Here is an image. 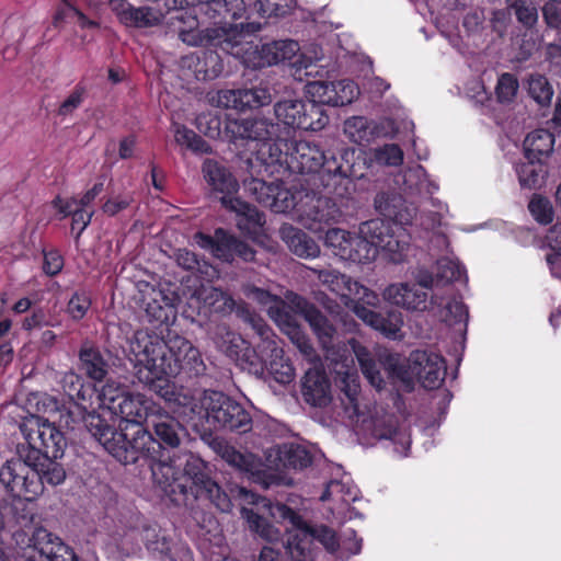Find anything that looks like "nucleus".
Returning a JSON list of instances; mask_svg holds the SVG:
<instances>
[{
	"label": "nucleus",
	"instance_id": "f257e3e1",
	"mask_svg": "<svg viewBox=\"0 0 561 561\" xmlns=\"http://www.w3.org/2000/svg\"><path fill=\"white\" fill-rule=\"evenodd\" d=\"M148 424L151 431L137 427L131 433V445L128 448L135 454V462L140 458L151 461L154 482L175 504L187 505L191 500L205 497L221 512H229L231 501L213 478L207 462L192 453L164 456V450L180 447L187 435L186 428L160 409L152 412Z\"/></svg>",
	"mask_w": 561,
	"mask_h": 561
},
{
	"label": "nucleus",
	"instance_id": "f03ea898",
	"mask_svg": "<svg viewBox=\"0 0 561 561\" xmlns=\"http://www.w3.org/2000/svg\"><path fill=\"white\" fill-rule=\"evenodd\" d=\"M333 333L334 329L318 312V344H321L324 351V363L322 366L323 369L328 368L342 377L341 382L343 386L341 390L343 397L341 398V403L345 417L351 424L362 422L364 428L371 432L373 437L391 440L394 453L400 457L408 456L411 446V434L407 425H399L396 417L390 414L376 415L367 421L360 411V386L357 382V376L350 371V367L353 364L352 354L357 358L362 371L369 383L376 389H381L383 386V379L370 353L354 339L350 340L347 344L341 345Z\"/></svg>",
	"mask_w": 561,
	"mask_h": 561
},
{
	"label": "nucleus",
	"instance_id": "7ed1b4c3",
	"mask_svg": "<svg viewBox=\"0 0 561 561\" xmlns=\"http://www.w3.org/2000/svg\"><path fill=\"white\" fill-rule=\"evenodd\" d=\"M126 354L135 379L165 402L175 405L181 396L191 394L178 392L170 377L181 370L196 376L205 370L199 351L179 335L165 342L147 330H138L129 339Z\"/></svg>",
	"mask_w": 561,
	"mask_h": 561
},
{
	"label": "nucleus",
	"instance_id": "20e7f679",
	"mask_svg": "<svg viewBox=\"0 0 561 561\" xmlns=\"http://www.w3.org/2000/svg\"><path fill=\"white\" fill-rule=\"evenodd\" d=\"M318 451V542L334 558V561H347L363 549V538L353 528L342 529L354 518L363 515L352 504L362 499V493L340 465L328 463Z\"/></svg>",
	"mask_w": 561,
	"mask_h": 561
},
{
	"label": "nucleus",
	"instance_id": "39448f33",
	"mask_svg": "<svg viewBox=\"0 0 561 561\" xmlns=\"http://www.w3.org/2000/svg\"><path fill=\"white\" fill-rule=\"evenodd\" d=\"M188 2L197 3L199 12L215 22L213 26L203 30L178 27L179 37L187 45L220 48L234 57H241L249 50L250 42L247 37L261 30V23L257 22L238 24L227 22L228 19L243 18L247 12L244 0H188Z\"/></svg>",
	"mask_w": 561,
	"mask_h": 561
},
{
	"label": "nucleus",
	"instance_id": "423d86ee",
	"mask_svg": "<svg viewBox=\"0 0 561 561\" xmlns=\"http://www.w3.org/2000/svg\"><path fill=\"white\" fill-rule=\"evenodd\" d=\"M388 226L380 219L362 222L357 233L332 228L325 232L324 245L342 260L369 263L379 251L393 263L402 262L409 251V237L403 231L389 233Z\"/></svg>",
	"mask_w": 561,
	"mask_h": 561
},
{
	"label": "nucleus",
	"instance_id": "0eeeda50",
	"mask_svg": "<svg viewBox=\"0 0 561 561\" xmlns=\"http://www.w3.org/2000/svg\"><path fill=\"white\" fill-rule=\"evenodd\" d=\"M179 408L191 421L205 420L214 428L245 433L251 428L249 412L237 401L220 391L205 390L198 394L181 396Z\"/></svg>",
	"mask_w": 561,
	"mask_h": 561
},
{
	"label": "nucleus",
	"instance_id": "6e6552de",
	"mask_svg": "<svg viewBox=\"0 0 561 561\" xmlns=\"http://www.w3.org/2000/svg\"><path fill=\"white\" fill-rule=\"evenodd\" d=\"M291 145L287 140L273 137V140L259 145L255 156L247 160L250 178L286 179L293 172L310 174L316 170V157L307 154L306 144H298L289 153Z\"/></svg>",
	"mask_w": 561,
	"mask_h": 561
},
{
	"label": "nucleus",
	"instance_id": "1a4fd4ad",
	"mask_svg": "<svg viewBox=\"0 0 561 561\" xmlns=\"http://www.w3.org/2000/svg\"><path fill=\"white\" fill-rule=\"evenodd\" d=\"M267 182L265 178H247L243 180L244 190L255 198L257 203L270 208L274 213H287L294 209L299 216L308 215V219L314 220L316 193L312 190H299L291 192L284 186V179L273 178Z\"/></svg>",
	"mask_w": 561,
	"mask_h": 561
},
{
	"label": "nucleus",
	"instance_id": "9d476101",
	"mask_svg": "<svg viewBox=\"0 0 561 561\" xmlns=\"http://www.w3.org/2000/svg\"><path fill=\"white\" fill-rule=\"evenodd\" d=\"M389 376L402 383L407 391L412 390L414 379H417L426 389H436L444 381L446 363L437 353L416 350L413 351L405 363L397 355H390L386 360Z\"/></svg>",
	"mask_w": 561,
	"mask_h": 561
},
{
	"label": "nucleus",
	"instance_id": "9b49d317",
	"mask_svg": "<svg viewBox=\"0 0 561 561\" xmlns=\"http://www.w3.org/2000/svg\"><path fill=\"white\" fill-rule=\"evenodd\" d=\"M23 433L26 444L19 445L18 455L34 461L44 457H62L67 442L55 421L35 417L24 425Z\"/></svg>",
	"mask_w": 561,
	"mask_h": 561
},
{
	"label": "nucleus",
	"instance_id": "f8f14e48",
	"mask_svg": "<svg viewBox=\"0 0 561 561\" xmlns=\"http://www.w3.org/2000/svg\"><path fill=\"white\" fill-rule=\"evenodd\" d=\"M203 173L207 183L217 192L222 193L220 202L222 206L238 216L244 217L249 224L254 226H264V214L249 203L234 197L238 191V182L226 168L219 165L214 160H206L203 164Z\"/></svg>",
	"mask_w": 561,
	"mask_h": 561
},
{
	"label": "nucleus",
	"instance_id": "ddd939ff",
	"mask_svg": "<svg viewBox=\"0 0 561 561\" xmlns=\"http://www.w3.org/2000/svg\"><path fill=\"white\" fill-rule=\"evenodd\" d=\"M271 516L279 522H288L286 549L293 561H314L316 530L298 513L283 503L268 506Z\"/></svg>",
	"mask_w": 561,
	"mask_h": 561
},
{
	"label": "nucleus",
	"instance_id": "4468645a",
	"mask_svg": "<svg viewBox=\"0 0 561 561\" xmlns=\"http://www.w3.org/2000/svg\"><path fill=\"white\" fill-rule=\"evenodd\" d=\"M22 455L7 460L0 468V483L12 496L36 500L42 494V481L34 466Z\"/></svg>",
	"mask_w": 561,
	"mask_h": 561
},
{
	"label": "nucleus",
	"instance_id": "2eb2a0df",
	"mask_svg": "<svg viewBox=\"0 0 561 561\" xmlns=\"http://www.w3.org/2000/svg\"><path fill=\"white\" fill-rule=\"evenodd\" d=\"M194 240L199 248L209 251L214 257L226 263H232L237 256L247 262L254 260L255 251L245 241L222 228H217L214 236L197 232Z\"/></svg>",
	"mask_w": 561,
	"mask_h": 561
},
{
	"label": "nucleus",
	"instance_id": "dca6fc26",
	"mask_svg": "<svg viewBox=\"0 0 561 561\" xmlns=\"http://www.w3.org/2000/svg\"><path fill=\"white\" fill-rule=\"evenodd\" d=\"M84 425L90 434L118 461L135 463V454L130 451L131 437L123 431H116L96 414H88Z\"/></svg>",
	"mask_w": 561,
	"mask_h": 561
},
{
	"label": "nucleus",
	"instance_id": "f3484780",
	"mask_svg": "<svg viewBox=\"0 0 561 561\" xmlns=\"http://www.w3.org/2000/svg\"><path fill=\"white\" fill-rule=\"evenodd\" d=\"M433 286V277H422L416 283L402 282L387 286L382 293L383 299L391 305L408 311L423 312L428 308L427 289Z\"/></svg>",
	"mask_w": 561,
	"mask_h": 561
},
{
	"label": "nucleus",
	"instance_id": "a211bd4d",
	"mask_svg": "<svg viewBox=\"0 0 561 561\" xmlns=\"http://www.w3.org/2000/svg\"><path fill=\"white\" fill-rule=\"evenodd\" d=\"M287 300L278 298L274 305L270 306V318L286 333H293L297 327V316L304 317L309 322L312 330L316 331V317L308 309V302L305 298L296 295H287Z\"/></svg>",
	"mask_w": 561,
	"mask_h": 561
},
{
	"label": "nucleus",
	"instance_id": "6ab92c4d",
	"mask_svg": "<svg viewBox=\"0 0 561 561\" xmlns=\"http://www.w3.org/2000/svg\"><path fill=\"white\" fill-rule=\"evenodd\" d=\"M209 100L220 108L245 111L268 105L272 95L265 88L224 89L211 94Z\"/></svg>",
	"mask_w": 561,
	"mask_h": 561
},
{
	"label": "nucleus",
	"instance_id": "aec40b11",
	"mask_svg": "<svg viewBox=\"0 0 561 561\" xmlns=\"http://www.w3.org/2000/svg\"><path fill=\"white\" fill-rule=\"evenodd\" d=\"M176 297L153 286H146L142 291L141 307L149 322L161 325L173 322L176 317Z\"/></svg>",
	"mask_w": 561,
	"mask_h": 561
},
{
	"label": "nucleus",
	"instance_id": "412c9836",
	"mask_svg": "<svg viewBox=\"0 0 561 561\" xmlns=\"http://www.w3.org/2000/svg\"><path fill=\"white\" fill-rule=\"evenodd\" d=\"M108 5L119 22L128 27H153L159 25L165 16L158 7H134L126 0H110Z\"/></svg>",
	"mask_w": 561,
	"mask_h": 561
},
{
	"label": "nucleus",
	"instance_id": "4be33fe9",
	"mask_svg": "<svg viewBox=\"0 0 561 561\" xmlns=\"http://www.w3.org/2000/svg\"><path fill=\"white\" fill-rule=\"evenodd\" d=\"M278 129V124L263 117L228 119L225 127L227 135L232 140H255L259 145L263 141L273 140V137L277 136Z\"/></svg>",
	"mask_w": 561,
	"mask_h": 561
},
{
	"label": "nucleus",
	"instance_id": "5701e85b",
	"mask_svg": "<svg viewBox=\"0 0 561 561\" xmlns=\"http://www.w3.org/2000/svg\"><path fill=\"white\" fill-rule=\"evenodd\" d=\"M344 134L352 142L364 145L375 137H393L396 129L388 118L375 124L363 116H353L344 122Z\"/></svg>",
	"mask_w": 561,
	"mask_h": 561
},
{
	"label": "nucleus",
	"instance_id": "b1692460",
	"mask_svg": "<svg viewBox=\"0 0 561 561\" xmlns=\"http://www.w3.org/2000/svg\"><path fill=\"white\" fill-rule=\"evenodd\" d=\"M354 313L363 320L364 323L379 331L383 336L391 340H401L403 334V317L401 312L391 311L387 316H382L367 306L355 305Z\"/></svg>",
	"mask_w": 561,
	"mask_h": 561
},
{
	"label": "nucleus",
	"instance_id": "393cba45",
	"mask_svg": "<svg viewBox=\"0 0 561 561\" xmlns=\"http://www.w3.org/2000/svg\"><path fill=\"white\" fill-rule=\"evenodd\" d=\"M152 412H156L153 402L141 393H127L124 399H121L117 407H114L115 416H118L122 421L130 423L134 426V431L137 427H141L144 421H149Z\"/></svg>",
	"mask_w": 561,
	"mask_h": 561
},
{
	"label": "nucleus",
	"instance_id": "a878e982",
	"mask_svg": "<svg viewBox=\"0 0 561 561\" xmlns=\"http://www.w3.org/2000/svg\"><path fill=\"white\" fill-rule=\"evenodd\" d=\"M358 94V85L348 79L318 82V103L344 106L352 103Z\"/></svg>",
	"mask_w": 561,
	"mask_h": 561
},
{
	"label": "nucleus",
	"instance_id": "bb28decb",
	"mask_svg": "<svg viewBox=\"0 0 561 561\" xmlns=\"http://www.w3.org/2000/svg\"><path fill=\"white\" fill-rule=\"evenodd\" d=\"M213 450L229 466L252 476L261 471V460L251 453H241L221 438H214L210 443Z\"/></svg>",
	"mask_w": 561,
	"mask_h": 561
},
{
	"label": "nucleus",
	"instance_id": "cd10ccee",
	"mask_svg": "<svg viewBox=\"0 0 561 561\" xmlns=\"http://www.w3.org/2000/svg\"><path fill=\"white\" fill-rule=\"evenodd\" d=\"M250 321L253 322L254 328L261 336H265L267 347L271 350V360L268 363V371L273 376L274 380L278 383H289L295 376L294 368L288 359L283 356V350L279 348L275 341H268V336L265 335L268 329L254 317L250 316Z\"/></svg>",
	"mask_w": 561,
	"mask_h": 561
},
{
	"label": "nucleus",
	"instance_id": "c85d7f7f",
	"mask_svg": "<svg viewBox=\"0 0 561 561\" xmlns=\"http://www.w3.org/2000/svg\"><path fill=\"white\" fill-rule=\"evenodd\" d=\"M357 282L335 271H318V304L322 302V296L331 291L348 305L353 289H356Z\"/></svg>",
	"mask_w": 561,
	"mask_h": 561
},
{
	"label": "nucleus",
	"instance_id": "c756f323",
	"mask_svg": "<svg viewBox=\"0 0 561 561\" xmlns=\"http://www.w3.org/2000/svg\"><path fill=\"white\" fill-rule=\"evenodd\" d=\"M80 367L84 374L92 380L103 381L111 365L104 354L90 341H84L79 351Z\"/></svg>",
	"mask_w": 561,
	"mask_h": 561
},
{
	"label": "nucleus",
	"instance_id": "7c9ffc66",
	"mask_svg": "<svg viewBox=\"0 0 561 561\" xmlns=\"http://www.w3.org/2000/svg\"><path fill=\"white\" fill-rule=\"evenodd\" d=\"M431 305L439 307V318L449 325H458L457 331L463 333L467 329L468 310L463 302L456 297H443L434 294Z\"/></svg>",
	"mask_w": 561,
	"mask_h": 561
},
{
	"label": "nucleus",
	"instance_id": "2f4dec72",
	"mask_svg": "<svg viewBox=\"0 0 561 561\" xmlns=\"http://www.w3.org/2000/svg\"><path fill=\"white\" fill-rule=\"evenodd\" d=\"M554 147V135L547 129H536L524 140L525 158L543 162L551 156Z\"/></svg>",
	"mask_w": 561,
	"mask_h": 561
},
{
	"label": "nucleus",
	"instance_id": "473e14b6",
	"mask_svg": "<svg viewBox=\"0 0 561 561\" xmlns=\"http://www.w3.org/2000/svg\"><path fill=\"white\" fill-rule=\"evenodd\" d=\"M299 44L294 39H279L261 46L260 55L263 65H276L296 57Z\"/></svg>",
	"mask_w": 561,
	"mask_h": 561
},
{
	"label": "nucleus",
	"instance_id": "72a5a7b5",
	"mask_svg": "<svg viewBox=\"0 0 561 561\" xmlns=\"http://www.w3.org/2000/svg\"><path fill=\"white\" fill-rule=\"evenodd\" d=\"M401 178L404 191L410 194L432 195L438 190V185L428 178L426 170L420 164L405 169Z\"/></svg>",
	"mask_w": 561,
	"mask_h": 561
},
{
	"label": "nucleus",
	"instance_id": "f704fd0d",
	"mask_svg": "<svg viewBox=\"0 0 561 561\" xmlns=\"http://www.w3.org/2000/svg\"><path fill=\"white\" fill-rule=\"evenodd\" d=\"M141 536L148 551L158 557L161 561H178L170 539L160 529L151 526L145 527Z\"/></svg>",
	"mask_w": 561,
	"mask_h": 561
},
{
	"label": "nucleus",
	"instance_id": "c9c22d12",
	"mask_svg": "<svg viewBox=\"0 0 561 561\" xmlns=\"http://www.w3.org/2000/svg\"><path fill=\"white\" fill-rule=\"evenodd\" d=\"M51 534L48 533L45 528L38 527L34 530L30 542L32 546L37 549L42 554H45L49 561H72V559L77 556L75 551L64 543H57L56 546H51L49 550H46L42 547V542L46 541L47 543H51Z\"/></svg>",
	"mask_w": 561,
	"mask_h": 561
},
{
	"label": "nucleus",
	"instance_id": "e433bc0d",
	"mask_svg": "<svg viewBox=\"0 0 561 561\" xmlns=\"http://www.w3.org/2000/svg\"><path fill=\"white\" fill-rule=\"evenodd\" d=\"M318 179L324 181V176L341 178H362L363 173L358 172L355 165H344L339 157L332 151L322 152L320 160L318 159Z\"/></svg>",
	"mask_w": 561,
	"mask_h": 561
},
{
	"label": "nucleus",
	"instance_id": "4c0bfd02",
	"mask_svg": "<svg viewBox=\"0 0 561 561\" xmlns=\"http://www.w3.org/2000/svg\"><path fill=\"white\" fill-rule=\"evenodd\" d=\"M305 105L297 100L279 101L274 106V112L278 121L284 125L305 128Z\"/></svg>",
	"mask_w": 561,
	"mask_h": 561
},
{
	"label": "nucleus",
	"instance_id": "58836bf2",
	"mask_svg": "<svg viewBox=\"0 0 561 561\" xmlns=\"http://www.w3.org/2000/svg\"><path fill=\"white\" fill-rule=\"evenodd\" d=\"M280 236L296 255L300 257L313 255V241L304 231L293 226H283L280 228Z\"/></svg>",
	"mask_w": 561,
	"mask_h": 561
},
{
	"label": "nucleus",
	"instance_id": "ea45409f",
	"mask_svg": "<svg viewBox=\"0 0 561 561\" xmlns=\"http://www.w3.org/2000/svg\"><path fill=\"white\" fill-rule=\"evenodd\" d=\"M551 253L546 255V262L552 276L561 278V222L553 225L545 238Z\"/></svg>",
	"mask_w": 561,
	"mask_h": 561
},
{
	"label": "nucleus",
	"instance_id": "a19ab883",
	"mask_svg": "<svg viewBox=\"0 0 561 561\" xmlns=\"http://www.w3.org/2000/svg\"><path fill=\"white\" fill-rule=\"evenodd\" d=\"M57 459L58 458L44 457L36 460L37 463L34 468H36L39 480L42 481V493L44 492L45 483L55 486L61 484L66 479V471L64 467L56 461Z\"/></svg>",
	"mask_w": 561,
	"mask_h": 561
},
{
	"label": "nucleus",
	"instance_id": "79ce46f5",
	"mask_svg": "<svg viewBox=\"0 0 561 561\" xmlns=\"http://www.w3.org/2000/svg\"><path fill=\"white\" fill-rule=\"evenodd\" d=\"M543 162L526 159L516 164V173L522 187L535 188L540 185L545 178Z\"/></svg>",
	"mask_w": 561,
	"mask_h": 561
},
{
	"label": "nucleus",
	"instance_id": "37998d69",
	"mask_svg": "<svg viewBox=\"0 0 561 561\" xmlns=\"http://www.w3.org/2000/svg\"><path fill=\"white\" fill-rule=\"evenodd\" d=\"M278 457L285 468L302 469L311 463L309 451L300 445H284L279 449Z\"/></svg>",
	"mask_w": 561,
	"mask_h": 561
},
{
	"label": "nucleus",
	"instance_id": "c03bdc74",
	"mask_svg": "<svg viewBox=\"0 0 561 561\" xmlns=\"http://www.w3.org/2000/svg\"><path fill=\"white\" fill-rule=\"evenodd\" d=\"M214 340L218 348L229 357L238 356L241 345L244 343L239 334L225 324L216 327Z\"/></svg>",
	"mask_w": 561,
	"mask_h": 561
},
{
	"label": "nucleus",
	"instance_id": "a18cd8bd",
	"mask_svg": "<svg viewBox=\"0 0 561 561\" xmlns=\"http://www.w3.org/2000/svg\"><path fill=\"white\" fill-rule=\"evenodd\" d=\"M434 210L424 211L421 215V226L428 231L437 232L438 228L446 227L449 210L446 204L436 198L431 199Z\"/></svg>",
	"mask_w": 561,
	"mask_h": 561
},
{
	"label": "nucleus",
	"instance_id": "49530a36",
	"mask_svg": "<svg viewBox=\"0 0 561 561\" xmlns=\"http://www.w3.org/2000/svg\"><path fill=\"white\" fill-rule=\"evenodd\" d=\"M291 76L299 82H305L308 93L312 94L311 89L314 88L316 64L310 57L299 55L291 64Z\"/></svg>",
	"mask_w": 561,
	"mask_h": 561
},
{
	"label": "nucleus",
	"instance_id": "de8ad7c7",
	"mask_svg": "<svg viewBox=\"0 0 561 561\" xmlns=\"http://www.w3.org/2000/svg\"><path fill=\"white\" fill-rule=\"evenodd\" d=\"M369 160L377 164L398 167L403 161V151L396 144L373 148L367 152Z\"/></svg>",
	"mask_w": 561,
	"mask_h": 561
},
{
	"label": "nucleus",
	"instance_id": "09e8293b",
	"mask_svg": "<svg viewBox=\"0 0 561 561\" xmlns=\"http://www.w3.org/2000/svg\"><path fill=\"white\" fill-rule=\"evenodd\" d=\"M202 298L205 305L209 306L215 312L229 313L234 309L236 301L226 291L210 287L204 289Z\"/></svg>",
	"mask_w": 561,
	"mask_h": 561
},
{
	"label": "nucleus",
	"instance_id": "8fccbe9b",
	"mask_svg": "<svg viewBox=\"0 0 561 561\" xmlns=\"http://www.w3.org/2000/svg\"><path fill=\"white\" fill-rule=\"evenodd\" d=\"M243 516L247 518L250 528L259 534L263 539L274 542L280 539V531L271 525L265 518L254 513L252 510H243Z\"/></svg>",
	"mask_w": 561,
	"mask_h": 561
},
{
	"label": "nucleus",
	"instance_id": "3c124183",
	"mask_svg": "<svg viewBox=\"0 0 561 561\" xmlns=\"http://www.w3.org/2000/svg\"><path fill=\"white\" fill-rule=\"evenodd\" d=\"M126 394L127 392L124 391L123 387L118 382L107 380L99 390V404L102 409L113 413L114 407H117V403H119L121 399H124Z\"/></svg>",
	"mask_w": 561,
	"mask_h": 561
},
{
	"label": "nucleus",
	"instance_id": "603ef678",
	"mask_svg": "<svg viewBox=\"0 0 561 561\" xmlns=\"http://www.w3.org/2000/svg\"><path fill=\"white\" fill-rule=\"evenodd\" d=\"M415 216V209L408 207L404 205V202L402 201V205L397 208L393 213V216H390L389 220L381 219L389 228V233L394 234L399 230L403 231L409 237V244L411 243V234L407 230V226H410L413 221V218Z\"/></svg>",
	"mask_w": 561,
	"mask_h": 561
},
{
	"label": "nucleus",
	"instance_id": "864d4df0",
	"mask_svg": "<svg viewBox=\"0 0 561 561\" xmlns=\"http://www.w3.org/2000/svg\"><path fill=\"white\" fill-rule=\"evenodd\" d=\"M528 93L538 104L548 105L553 96V89L546 77L533 75L528 79Z\"/></svg>",
	"mask_w": 561,
	"mask_h": 561
},
{
	"label": "nucleus",
	"instance_id": "5fc2aeb1",
	"mask_svg": "<svg viewBox=\"0 0 561 561\" xmlns=\"http://www.w3.org/2000/svg\"><path fill=\"white\" fill-rule=\"evenodd\" d=\"M295 7V0H256L255 10L263 18L284 16Z\"/></svg>",
	"mask_w": 561,
	"mask_h": 561
},
{
	"label": "nucleus",
	"instance_id": "6e6d98bb",
	"mask_svg": "<svg viewBox=\"0 0 561 561\" xmlns=\"http://www.w3.org/2000/svg\"><path fill=\"white\" fill-rule=\"evenodd\" d=\"M518 81L512 73H502L495 87V95L500 103L508 104L514 101L518 91Z\"/></svg>",
	"mask_w": 561,
	"mask_h": 561
},
{
	"label": "nucleus",
	"instance_id": "4d7b16f0",
	"mask_svg": "<svg viewBox=\"0 0 561 561\" xmlns=\"http://www.w3.org/2000/svg\"><path fill=\"white\" fill-rule=\"evenodd\" d=\"M95 199L93 193L88 190L81 198L71 197L68 199H64L60 196H57L51 202L53 207L58 209L59 214H61L62 218L68 217L71 213V207H79L83 209H88L89 205Z\"/></svg>",
	"mask_w": 561,
	"mask_h": 561
},
{
	"label": "nucleus",
	"instance_id": "13d9d810",
	"mask_svg": "<svg viewBox=\"0 0 561 561\" xmlns=\"http://www.w3.org/2000/svg\"><path fill=\"white\" fill-rule=\"evenodd\" d=\"M438 276L446 282L460 280L466 273L465 267L455 259L444 255L437 260Z\"/></svg>",
	"mask_w": 561,
	"mask_h": 561
},
{
	"label": "nucleus",
	"instance_id": "bf43d9fd",
	"mask_svg": "<svg viewBox=\"0 0 561 561\" xmlns=\"http://www.w3.org/2000/svg\"><path fill=\"white\" fill-rule=\"evenodd\" d=\"M528 209L539 224L547 225L553 219V207L545 197L534 196L528 204Z\"/></svg>",
	"mask_w": 561,
	"mask_h": 561
},
{
	"label": "nucleus",
	"instance_id": "052dcab7",
	"mask_svg": "<svg viewBox=\"0 0 561 561\" xmlns=\"http://www.w3.org/2000/svg\"><path fill=\"white\" fill-rule=\"evenodd\" d=\"M34 500H27L24 496H13L9 503V523H27L33 519V512L28 507V503Z\"/></svg>",
	"mask_w": 561,
	"mask_h": 561
},
{
	"label": "nucleus",
	"instance_id": "680f3d73",
	"mask_svg": "<svg viewBox=\"0 0 561 561\" xmlns=\"http://www.w3.org/2000/svg\"><path fill=\"white\" fill-rule=\"evenodd\" d=\"M376 210L386 218L393 216L397 208L402 205V197L393 193L381 192L376 195L375 201Z\"/></svg>",
	"mask_w": 561,
	"mask_h": 561
},
{
	"label": "nucleus",
	"instance_id": "e2e57ef3",
	"mask_svg": "<svg viewBox=\"0 0 561 561\" xmlns=\"http://www.w3.org/2000/svg\"><path fill=\"white\" fill-rule=\"evenodd\" d=\"M43 403L45 405V413L49 414L50 416L56 414L59 415L58 421L60 426L73 428L75 420L70 410L66 409L64 405H60L59 402L53 397L45 398Z\"/></svg>",
	"mask_w": 561,
	"mask_h": 561
},
{
	"label": "nucleus",
	"instance_id": "0e129e2a",
	"mask_svg": "<svg viewBox=\"0 0 561 561\" xmlns=\"http://www.w3.org/2000/svg\"><path fill=\"white\" fill-rule=\"evenodd\" d=\"M91 307V299L85 293L76 291L67 305V313L72 320H81Z\"/></svg>",
	"mask_w": 561,
	"mask_h": 561
},
{
	"label": "nucleus",
	"instance_id": "69168bd1",
	"mask_svg": "<svg viewBox=\"0 0 561 561\" xmlns=\"http://www.w3.org/2000/svg\"><path fill=\"white\" fill-rule=\"evenodd\" d=\"M134 202V196L130 193L124 195L112 196L106 199L102 206V211L107 216H115L118 213L127 209Z\"/></svg>",
	"mask_w": 561,
	"mask_h": 561
},
{
	"label": "nucleus",
	"instance_id": "338daca9",
	"mask_svg": "<svg viewBox=\"0 0 561 561\" xmlns=\"http://www.w3.org/2000/svg\"><path fill=\"white\" fill-rule=\"evenodd\" d=\"M94 211L91 209H83L79 207H71L69 216L72 217L71 230L76 231V239H78L85 228L90 225Z\"/></svg>",
	"mask_w": 561,
	"mask_h": 561
},
{
	"label": "nucleus",
	"instance_id": "774afa93",
	"mask_svg": "<svg viewBox=\"0 0 561 561\" xmlns=\"http://www.w3.org/2000/svg\"><path fill=\"white\" fill-rule=\"evenodd\" d=\"M59 320H53L48 319L45 311L39 308L33 311V313L30 317H26L23 320L22 328L24 330H33L35 328H42V327H56L59 325Z\"/></svg>",
	"mask_w": 561,
	"mask_h": 561
}]
</instances>
